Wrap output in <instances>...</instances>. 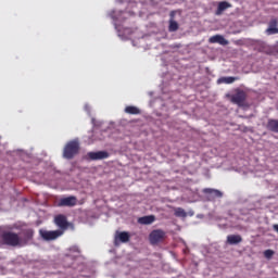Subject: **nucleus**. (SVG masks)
<instances>
[{
    "label": "nucleus",
    "mask_w": 278,
    "mask_h": 278,
    "mask_svg": "<svg viewBox=\"0 0 278 278\" xmlns=\"http://www.w3.org/2000/svg\"><path fill=\"white\" fill-rule=\"evenodd\" d=\"M77 153H79V141L72 140L65 144L63 150V157L65 160H73Z\"/></svg>",
    "instance_id": "2"
},
{
    "label": "nucleus",
    "mask_w": 278,
    "mask_h": 278,
    "mask_svg": "<svg viewBox=\"0 0 278 278\" xmlns=\"http://www.w3.org/2000/svg\"><path fill=\"white\" fill-rule=\"evenodd\" d=\"M278 20L277 18H271L268 24V28L266 29V34L268 36H273L275 34H278Z\"/></svg>",
    "instance_id": "10"
},
{
    "label": "nucleus",
    "mask_w": 278,
    "mask_h": 278,
    "mask_svg": "<svg viewBox=\"0 0 278 278\" xmlns=\"http://www.w3.org/2000/svg\"><path fill=\"white\" fill-rule=\"evenodd\" d=\"M240 78L228 76V77H220L217 80V84H233V81H238Z\"/></svg>",
    "instance_id": "17"
},
{
    "label": "nucleus",
    "mask_w": 278,
    "mask_h": 278,
    "mask_svg": "<svg viewBox=\"0 0 278 278\" xmlns=\"http://www.w3.org/2000/svg\"><path fill=\"white\" fill-rule=\"evenodd\" d=\"M175 216H177L178 218H186L188 214L186 213V210L178 207L175 210Z\"/></svg>",
    "instance_id": "19"
},
{
    "label": "nucleus",
    "mask_w": 278,
    "mask_h": 278,
    "mask_svg": "<svg viewBox=\"0 0 278 278\" xmlns=\"http://www.w3.org/2000/svg\"><path fill=\"white\" fill-rule=\"evenodd\" d=\"M166 238V232L162 229L152 230L149 236L150 243L160 244Z\"/></svg>",
    "instance_id": "3"
},
{
    "label": "nucleus",
    "mask_w": 278,
    "mask_h": 278,
    "mask_svg": "<svg viewBox=\"0 0 278 278\" xmlns=\"http://www.w3.org/2000/svg\"><path fill=\"white\" fill-rule=\"evenodd\" d=\"M25 240H31L34 238V230L26 229L23 231Z\"/></svg>",
    "instance_id": "21"
},
{
    "label": "nucleus",
    "mask_w": 278,
    "mask_h": 278,
    "mask_svg": "<svg viewBox=\"0 0 278 278\" xmlns=\"http://www.w3.org/2000/svg\"><path fill=\"white\" fill-rule=\"evenodd\" d=\"M138 223H139V225H152V223H155V216L147 215L143 217H139Z\"/></svg>",
    "instance_id": "13"
},
{
    "label": "nucleus",
    "mask_w": 278,
    "mask_h": 278,
    "mask_svg": "<svg viewBox=\"0 0 278 278\" xmlns=\"http://www.w3.org/2000/svg\"><path fill=\"white\" fill-rule=\"evenodd\" d=\"M228 8H231V4L227 1H222L217 5L216 14L217 16H220L225 12V10H228Z\"/></svg>",
    "instance_id": "14"
},
{
    "label": "nucleus",
    "mask_w": 278,
    "mask_h": 278,
    "mask_svg": "<svg viewBox=\"0 0 278 278\" xmlns=\"http://www.w3.org/2000/svg\"><path fill=\"white\" fill-rule=\"evenodd\" d=\"M273 229H274V231H277V232H278V224H275V225L273 226Z\"/></svg>",
    "instance_id": "23"
},
{
    "label": "nucleus",
    "mask_w": 278,
    "mask_h": 278,
    "mask_svg": "<svg viewBox=\"0 0 278 278\" xmlns=\"http://www.w3.org/2000/svg\"><path fill=\"white\" fill-rule=\"evenodd\" d=\"M125 112L126 114L137 115V114H140V109H138L137 106L130 105L125 108Z\"/></svg>",
    "instance_id": "18"
},
{
    "label": "nucleus",
    "mask_w": 278,
    "mask_h": 278,
    "mask_svg": "<svg viewBox=\"0 0 278 278\" xmlns=\"http://www.w3.org/2000/svg\"><path fill=\"white\" fill-rule=\"evenodd\" d=\"M177 29H179V24L176 21L170 20L169 26H168V31H177Z\"/></svg>",
    "instance_id": "20"
},
{
    "label": "nucleus",
    "mask_w": 278,
    "mask_h": 278,
    "mask_svg": "<svg viewBox=\"0 0 278 278\" xmlns=\"http://www.w3.org/2000/svg\"><path fill=\"white\" fill-rule=\"evenodd\" d=\"M230 101L231 103L239 105V108H242V105H244V101H247V92L238 89L236 93L231 96Z\"/></svg>",
    "instance_id": "5"
},
{
    "label": "nucleus",
    "mask_w": 278,
    "mask_h": 278,
    "mask_svg": "<svg viewBox=\"0 0 278 278\" xmlns=\"http://www.w3.org/2000/svg\"><path fill=\"white\" fill-rule=\"evenodd\" d=\"M129 238H131L129 232L122 231V232H119L118 235L115 236V244L117 242H123V243L129 242Z\"/></svg>",
    "instance_id": "11"
},
{
    "label": "nucleus",
    "mask_w": 278,
    "mask_h": 278,
    "mask_svg": "<svg viewBox=\"0 0 278 278\" xmlns=\"http://www.w3.org/2000/svg\"><path fill=\"white\" fill-rule=\"evenodd\" d=\"M228 244H240L242 242V236L240 235H229L227 237Z\"/></svg>",
    "instance_id": "15"
},
{
    "label": "nucleus",
    "mask_w": 278,
    "mask_h": 278,
    "mask_svg": "<svg viewBox=\"0 0 278 278\" xmlns=\"http://www.w3.org/2000/svg\"><path fill=\"white\" fill-rule=\"evenodd\" d=\"M205 194H211L213 199H223V191L218 189H204Z\"/></svg>",
    "instance_id": "12"
},
{
    "label": "nucleus",
    "mask_w": 278,
    "mask_h": 278,
    "mask_svg": "<svg viewBox=\"0 0 278 278\" xmlns=\"http://www.w3.org/2000/svg\"><path fill=\"white\" fill-rule=\"evenodd\" d=\"M273 255H275V251L273 250H266L264 252V256L267 258V260H270V257H273Z\"/></svg>",
    "instance_id": "22"
},
{
    "label": "nucleus",
    "mask_w": 278,
    "mask_h": 278,
    "mask_svg": "<svg viewBox=\"0 0 278 278\" xmlns=\"http://www.w3.org/2000/svg\"><path fill=\"white\" fill-rule=\"evenodd\" d=\"M75 205H77V197L75 195L62 198L59 201V207H75Z\"/></svg>",
    "instance_id": "6"
},
{
    "label": "nucleus",
    "mask_w": 278,
    "mask_h": 278,
    "mask_svg": "<svg viewBox=\"0 0 278 278\" xmlns=\"http://www.w3.org/2000/svg\"><path fill=\"white\" fill-rule=\"evenodd\" d=\"M87 157L91 161L108 160V157H110V153L108 151L89 152L87 153Z\"/></svg>",
    "instance_id": "8"
},
{
    "label": "nucleus",
    "mask_w": 278,
    "mask_h": 278,
    "mask_svg": "<svg viewBox=\"0 0 278 278\" xmlns=\"http://www.w3.org/2000/svg\"><path fill=\"white\" fill-rule=\"evenodd\" d=\"M267 129L274 131V134H278V119H268Z\"/></svg>",
    "instance_id": "16"
},
{
    "label": "nucleus",
    "mask_w": 278,
    "mask_h": 278,
    "mask_svg": "<svg viewBox=\"0 0 278 278\" xmlns=\"http://www.w3.org/2000/svg\"><path fill=\"white\" fill-rule=\"evenodd\" d=\"M208 42L211 45H223L224 47L226 45H229V41H227V39H225V37H223L222 35H214L210 37Z\"/></svg>",
    "instance_id": "9"
},
{
    "label": "nucleus",
    "mask_w": 278,
    "mask_h": 278,
    "mask_svg": "<svg viewBox=\"0 0 278 278\" xmlns=\"http://www.w3.org/2000/svg\"><path fill=\"white\" fill-rule=\"evenodd\" d=\"M54 223L59 229H62L63 231L68 229V219H66V215H56L54 217Z\"/></svg>",
    "instance_id": "7"
},
{
    "label": "nucleus",
    "mask_w": 278,
    "mask_h": 278,
    "mask_svg": "<svg viewBox=\"0 0 278 278\" xmlns=\"http://www.w3.org/2000/svg\"><path fill=\"white\" fill-rule=\"evenodd\" d=\"M0 244L7 247H23V239L16 232L0 231Z\"/></svg>",
    "instance_id": "1"
},
{
    "label": "nucleus",
    "mask_w": 278,
    "mask_h": 278,
    "mask_svg": "<svg viewBox=\"0 0 278 278\" xmlns=\"http://www.w3.org/2000/svg\"><path fill=\"white\" fill-rule=\"evenodd\" d=\"M39 233L43 240L49 242L51 240H58V238H60V236H62V233H64V231H62V230H40Z\"/></svg>",
    "instance_id": "4"
}]
</instances>
